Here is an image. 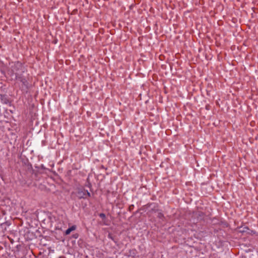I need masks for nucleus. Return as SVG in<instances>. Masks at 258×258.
Listing matches in <instances>:
<instances>
[{"instance_id": "f257e3e1", "label": "nucleus", "mask_w": 258, "mask_h": 258, "mask_svg": "<svg viewBox=\"0 0 258 258\" xmlns=\"http://www.w3.org/2000/svg\"><path fill=\"white\" fill-rule=\"evenodd\" d=\"M77 194L79 199H86L91 196L90 193L83 187L78 188Z\"/></svg>"}, {"instance_id": "f03ea898", "label": "nucleus", "mask_w": 258, "mask_h": 258, "mask_svg": "<svg viewBox=\"0 0 258 258\" xmlns=\"http://www.w3.org/2000/svg\"><path fill=\"white\" fill-rule=\"evenodd\" d=\"M76 226L74 225V226H71V227L69 228H68V229L66 231V232H65V234H66V235H69V234H70V233H71L72 231H74V230H76Z\"/></svg>"}, {"instance_id": "7ed1b4c3", "label": "nucleus", "mask_w": 258, "mask_h": 258, "mask_svg": "<svg viewBox=\"0 0 258 258\" xmlns=\"http://www.w3.org/2000/svg\"><path fill=\"white\" fill-rule=\"evenodd\" d=\"M100 217H101V218H104V217H105V215L104 214H100Z\"/></svg>"}]
</instances>
